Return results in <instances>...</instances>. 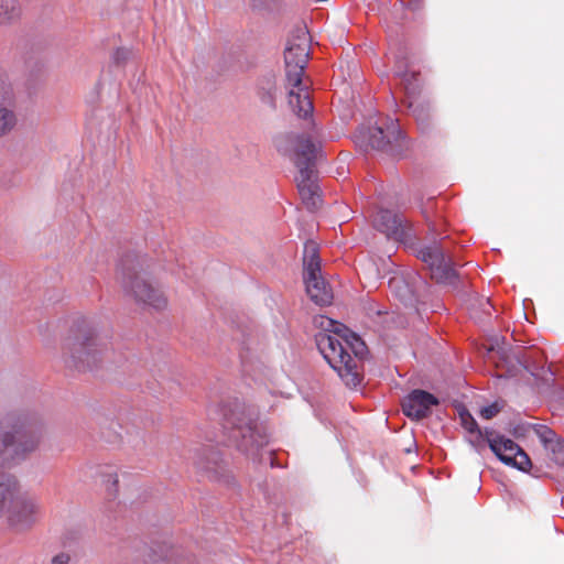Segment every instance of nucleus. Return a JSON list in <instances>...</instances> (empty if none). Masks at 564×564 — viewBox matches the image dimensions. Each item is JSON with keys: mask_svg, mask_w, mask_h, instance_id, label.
Masks as SVG:
<instances>
[{"mask_svg": "<svg viewBox=\"0 0 564 564\" xmlns=\"http://www.w3.org/2000/svg\"><path fill=\"white\" fill-rule=\"evenodd\" d=\"M40 517L41 505L39 499L22 492L19 485L2 520L13 531L23 532L30 530Z\"/></svg>", "mask_w": 564, "mask_h": 564, "instance_id": "obj_10", "label": "nucleus"}, {"mask_svg": "<svg viewBox=\"0 0 564 564\" xmlns=\"http://www.w3.org/2000/svg\"><path fill=\"white\" fill-rule=\"evenodd\" d=\"M224 429L237 449L248 456L256 457L259 451L268 444L267 435L259 430L245 408L237 406L226 414Z\"/></svg>", "mask_w": 564, "mask_h": 564, "instance_id": "obj_8", "label": "nucleus"}, {"mask_svg": "<svg viewBox=\"0 0 564 564\" xmlns=\"http://www.w3.org/2000/svg\"><path fill=\"white\" fill-rule=\"evenodd\" d=\"M131 56V51L126 47H118L111 54V59L116 64L124 63Z\"/></svg>", "mask_w": 564, "mask_h": 564, "instance_id": "obj_24", "label": "nucleus"}, {"mask_svg": "<svg viewBox=\"0 0 564 564\" xmlns=\"http://www.w3.org/2000/svg\"><path fill=\"white\" fill-rule=\"evenodd\" d=\"M304 282L310 299L317 305L330 304L333 291L321 275V262L314 241L304 246Z\"/></svg>", "mask_w": 564, "mask_h": 564, "instance_id": "obj_9", "label": "nucleus"}, {"mask_svg": "<svg viewBox=\"0 0 564 564\" xmlns=\"http://www.w3.org/2000/svg\"><path fill=\"white\" fill-rule=\"evenodd\" d=\"M13 434L8 430L0 431V465L15 459L13 455Z\"/></svg>", "mask_w": 564, "mask_h": 564, "instance_id": "obj_22", "label": "nucleus"}, {"mask_svg": "<svg viewBox=\"0 0 564 564\" xmlns=\"http://www.w3.org/2000/svg\"><path fill=\"white\" fill-rule=\"evenodd\" d=\"M70 561V555L66 552H59L54 555L51 560V564H68Z\"/></svg>", "mask_w": 564, "mask_h": 564, "instance_id": "obj_27", "label": "nucleus"}, {"mask_svg": "<svg viewBox=\"0 0 564 564\" xmlns=\"http://www.w3.org/2000/svg\"><path fill=\"white\" fill-rule=\"evenodd\" d=\"M276 148L283 155L289 156L299 169L295 181L303 204L310 210L318 208L322 198L314 170L317 145L304 135L290 134L280 138L276 141Z\"/></svg>", "mask_w": 564, "mask_h": 564, "instance_id": "obj_3", "label": "nucleus"}, {"mask_svg": "<svg viewBox=\"0 0 564 564\" xmlns=\"http://www.w3.org/2000/svg\"><path fill=\"white\" fill-rule=\"evenodd\" d=\"M402 137V132L397 123L391 121L387 128V132L381 127H373L369 130V143L378 150H386L392 142H398Z\"/></svg>", "mask_w": 564, "mask_h": 564, "instance_id": "obj_17", "label": "nucleus"}, {"mask_svg": "<svg viewBox=\"0 0 564 564\" xmlns=\"http://www.w3.org/2000/svg\"><path fill=\"white\" fill-rule=\"evenodd\" d=\"M438 404V400L432 393L423 390H413L402 402L404 414L413 420L427 416L431 408Z\"/></svg>", "mask_w": 564, "mask_h": 564, "instance_id": "obj_14", "label": "nucleus"}, {"mask_svg": "<svg viewBox=\"0 0 564 564\" xmlns=\"http://www.w3.org/2000/svg\"><path fill=\"white\" fill-rule=\"evenodd\" d=\"M97 475L101 484L106 487V490L110 495H115L118 490L117 468L110 465L100 466L97 469Z\"/></svg>", "mask_w": 564, "mask_h": 564, "instance_id": "obj_20", "label": "nucleus"}, {"mask_svg": "<svg viewBox=\"0 0 564 564\" xmlns=\"http://www.w3.org/2000/svg\"><path fill=\"white\" fill-rule=\"evenodd\" d=\"M460 421L464 429L469 433H476L477 437H482V432L479 430L477 422L475 419L467 412H460Z\"/></svg>", "mask_w": 564, "mask_h": 564, "instance_id": "obj_23", "label": "nucleus"}, {"mask_svg": "<svg viewBox=\"0 0 564 564\" xmlns=\"http://www.w3.org/2000/svg\"><path fill=\"white\" fill-rule=\"evenodd\" d=\"M106 348L96 324L84 317L73 322L61 346L64 362L78 370L97 366Z\"/></svg>", "mask_w": 564, "mask_h": 564, "instance_id": "obj_5", "label": "nucleus"}, {"mask_svg": "<svg viewBox=\"0 0 564 564\" xmlns=\"http://www.w3.org/2000/svg\"><path fill=\"white\" fill-rule=\"evenodd\" d=\"M535 432L550 458L557 465H564V442L546 426L540 425Z\"/></svg>", "mask_w": 564, "mask_h": 564, "instance_id": "obj_16", "label": "nucleus"}, {"mask_svg": "<svg viewBox=\"0 0 564 564\" xmlns=\"http://www.w3.org/2000/svg\"><path fill=\"white\" fill-rule=\"evenodd\" d=\"M409 108L417 121L423 122L426 119L425 110L421 105H416L414 101H410Z\"/></svg>", "mask_w": 564, "mask_h": 564, "instance_id": "obj_26", "label": "nucleus"}, {"mask_svg": "<svg viewBox=\"0 0 564 564\" xmlns=\"http://www.w3.org/2000/svg\"><path fill=\"white\" fill-rule=\"evenodd\" d=\"M419 258L427 264L432 278L438 283L456 284L457 273L453 269L451 258L445 254V250L440 245L433 243L422 247L419 251Z\"/></svg>", "mask_w": 564, "mask_h": 564, "instance_id": "obj_12", "label": "nucleus"}, {"mask_svg": "<svg viewBox=\"0 0 564 564\" xmlns=\"http://www.w3.org/2000/svg\"><path fill=\"white\" fill-rule=\"evenodd\" d=\"M13 434V455L25 458L37 451L50 435L48 423L37 414H21L7 419Z\"/></svg>", "mask_w": 564, "mask_h": 564, "instance_id": "obj_7", "label": "nucleus"}, {"mask_svg": "<svg viewBox=\"0 0 564 564\" xmlns=\"http://www.w3.org/2000/svg\"><path fill=\"white\" fill-rule=\"evenodd\" d=\"M375 226L390 239L402 241L406 238L402 217L390 210H380L375 218Z\"/></svg>", "mask_w": 564, "mask_h": 564, "instance_id": "obj_15", "label": "nucleus"}, {"mask_svg": "<svg viewBox=\"0 0 564 564\" xmlns=\"http://www.w3.org/2000/svg\"><path fill=\"white\" fill-rule=\"evenodd\" d=\"M18 486L19 482L15 478L8 475H0V520L6 516Z\"/></svg>", "mask_w": 564, "mask_h": 564, "instance_id": "obj_18", "label": "nucleus"}, {"mask_svg": "<svg viewBox=\"0 0 564 564\" xmlns=\"http://www.w3.org/2000/svg\"><path fill=\"white\" fill-rule=\"evenodd\" d=\"M501 410V406L495 402L490 405L484 406L480 410V416L485 420H490L496 416Z\"/></svg>", "mask_w": 564, "mask_h": 564, "instance_id": "obj_25", "label": "nucleus"}, {"mask_svg": "<svg viewBox=\"0 0 564 564\" xmlns=\"http://www.w3.org/2000/svg\"><path fill=\"white\" fill-rule=\"evenodd\" d=\"M13 91L8 74L0 66V138L17 126Z\"/></svg>", "mask_w": 564, "mask_h": 564, "instance_id": "obj_13", "label": "nucleus"}, {"mask_svg": "<svg viewBox=\"0 0 564 564\" xmlns=\"http://www.w3.org/2000/svg\"><path fill=\"white\" fill-rule=\"evenodd\" d=\"M276 148L283 155L289 156L299 169L295 181L303 204L310 210L318 208L322 198L314 170L317 145L304 135L290 134L280 138L276 141Z\"/></svg>", "mask_w": 564, "mask_h": 564, "instance_id": "obj_4", "label": "nucleus"}, {"mask_svg": "<svg viewBox=\"0 0 564 564\" xmlns=\"http://www.w3.org/2000/svg\"><path fill=\"white\" fill-rule=\"evenodd\" d=\"M310 35L304 29H297L288 39L284 51L285 89L288 107L297 118L307 119L314 107L308 93L310 83L304 70L310 56Z\"/></svg>", "mask_w": 564, "mask_h": 564, "instance_id": "obj_2", "label": "nucleus"}, {"mask_svg": "<svg viewBox=\"0 0 564 564\" xmlns=\"http://www.w3.org/2000/svg\"><path fill=\"white\" fill-rule=\"evenodd\" d=\"M314 324L321 328L315 335V341L324 359L346 386L357 387L360 383L357 358L365 355V343L345 325L327 316H315Z\"/></svg>", "mask_w": 564, "mask_h": 564, "instance_id": "obj_1", "label": "nucleus"}, {"mask_svg": "<svg viewBox=\"0 0 564 564\" xmlns=\"http://www.w3.org/2000/svg\"><path fill=\"white\" fill-rule=\"evenodd\" d=\"M485 438L497 458L507 466L521 471H529L532 463L528 454L512 440L495 434L490 430L485 431Z\"/></svg>", "mask_w": 564, "mask_h": 564, "instance_id": "obj_11", "label": "nucleus"}, {"mask_svg": "<svg viewBox=\"0 0 564 564\" xmlns=\"http://www.w3.org/2000/svg\"><path fill=\"white\" fill-rule=\"evenodd\" d=\"M121 284L138 303L154 310H164L167 297L164 291L149 279L143 264L128 257L121 265Z\"/></svg>", "mask_w": 564, "mask_h": 564, "instance_id": "obj_6", "label": "nucleus"}, {"mask_svg": "<svg viewBox=\"0 0 564 564\" xmlns=\"http://www.w3.org/2000/svg\"><path fill=\"white\" fill-rule=\"evenodd\" d=\"M409 76H410V74H409V73H404V74H402L403 80H404V82H408V80H409V78H408Z\"/></svg>", "mask_w": 564, "mask_h": 564, "instance_id": "obj_29", "label": "nucleus"}, {"mask_svg": "<svg viewBox=\"0 0 564 564\" xmlns=\"http://www.w3.org/2000/svg\"><path fill=\"white\" fill-rule=\"evenodd\" d=\"M389 288L401 301H412L413 292L402 275H393L390 278Z\"/></svg>", "mask_w": 564, "mask_h": 564, "instance_id": "obj_21", "label": "nucleus"}, {"mask_svg": "<svg viewBox=\"0 0 564 564\" xmlns=\"http://www.w3.org/2000/svg\"><path fill=\"white\" fill-rule=\"evenodd\" d=\"M19 0H0V26H10L21 17Z\"/></svg>", "mask_w": 564, "mask_h": 564, "instance_id": "obj_19", "label": "nucleus"}, {"mask_svg": "<svg viewBox=\"0 0 564 564\" xmlns=\"http://www.w3.org/2000/svg\"><path fill=\"white\" fill-rule=\"evenodd\" d=\"M195 464L197 465L198 468L208 469V466H205L200 460H195Z\"/></svg>", "mask_w": 564, "mask_h": 564, "instance_id": "obj_28", "label": "nucleus"}]
</instances>
